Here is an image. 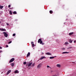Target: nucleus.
<instances>
[{
  "label": "nucleus",
  "instance_id": "nucleus-1",
  "mask_svg": "<svg viewBox=\"0 0 76 76\" xmlns=\"http://www.w3.org/2000/svg\"><path fill=\"white\" fill-rule=\"evenodd\" d=\"M38 43H39L40 44H41L42 43V40L41 39H39L38 40Z\"/></svg>",
  "mask_w": 76,
  "mask_h": 76
},
{
  "label": "nucleus",
  "instance_id": "nucleus-2",
  "mask_svg": "<svg viewBox=\"0 0 76 76\" xmlns=\"http://www.w3.org/2000/svg\"><path fill=\"white\" fill-rule=\"evenodd\" d=\"M3 34H4L5 37H8V34H7L6 32H3Z\"/></svg>",
  "mask_w": 76,
  "mask_h": 76
},
{
  "label": "nucleus",
  "instance_id": "nucleus-3",
  "mask_svg": "<svg viewBox=\"0 0 76 76\" xmlns=\"http://www.w3.org/2000/svg\"><path fill=\"white\" fill-rule=\"evenodd\" d=\"M14 60H15V58H12L11 59L10 61L9 62V63H12V62H13V61Z\"/></svg>",
  "mask_w": 76,
  "mask_h": 76
},
{
  "label": "nucleus",
  "instance_id": "nucleus-4",
  "mask_svg": "<svg viewBox=\"0 0 76 76\" xmlns=\"http://www.w3.org/2000/svg\"><path fill=\"white\" fill-rule=\"evenodd\" d=\"M41 66V64H39L37 66V69H39Z\"/></svg>",
  "mask_w": 76,
  "mask_h": 76
},
{
  "label": "nucleus",
  "instance_id": "nucleus-5",
  "mask_svg": "<svg viewBox=\"0 0 76 76\" xmlns=\"http://www.w3.org/2000/svg\"><path fill=\"white\" fill-rule=\"evenodd\" d=\"M0 30L1 31H6V29L4 28H0Z\"/></svg>",
  "mask_w": 76,
  "mask_h": 76
},
{
  "label": "nucleus",
  "instance_id": "nucleus-6",
  "mask_svg": "<svg viewBox=\"0 0 76 76\" xmlns=\"http://www.w3.org/2000/svg\"><path fill=\"white\" fill-rule=\"evenodd\" d=\"M69 53V52H64L62 53V54H68Z\"/></svg>",
  "mask_w": 76,
  "mask_h": 76
},
{
  "label": "nucleus",
  "instance_id": "nucleus-7",
  "mask_svg": "<svg viewBox=\"0 0 76 76\" xmlns=\"http://www.w3.org/2000/svg\"><path fill=\"white\" fill-rule=\"evenodd\" d=\"M71 48H73V47L72 46H70L67 48V50H69V49H71Z\"/></svg>",
  "mask_w": 76,
  "mask_h": 76
},
{
  "label": "nucleus",
  "instance_id": "nucleus-8",
  "mask_svg": "<svg viewBox=\"0 0 76 76\" xmlns=\"http://www.w3.org/2000/svg\"><path fill=\"white\" fill-rule=\"evenodd\" d=\"M30 54L31 53H30V52H28V54L27 55V57H29V56L30 55Z\"/></svg>",
  "mask_w": 76,
  "mask_h": 76
},
{
  "label": "nucleus",
  "instance_id": "nucleus-9",
  "mask_svg": "<svg viewBox=\"0 0 76 76\" xmlns=\"http://www.w3.org/2000/svg\"><path fill=\"white\" fill-rule=\"evenodd\" d=\"M11 66L12 67H13L14 66V65H15V63H12L10 64Z\"/></svg>",
  "mask_w": 76,
  "mask_h": 76
},
{
  "label": "nucleus",
  "instance_id": "nucleus-10",
  "mask_svg": "<svg viewBox=\"0 0 76 76\" xmlns=\"http://www.w3.org/2000/svg\"><path fill=\"white\" fill-rule=\"evenodd\" d=\"M11 72V70H9L7 72V75H9L10 73Z\"/></svg>",
  "mask_w": 76,
  "mask_h": 76
},
{
  "label": "nucleus",
  "instance_id": "nucleus-11",
  "mask_svg": "<svg viewBox=\"0 0 76 76\" xmlns=\"http://www.w3.org/2000/svg\"><path fill=\"white\" fill-rule=\"evenodd\" d=\"M32 62H31L29 64H28V66L29 67L30 66H31V65L32 64Z\"/></svg>",
  "mask_w": 76,
  "mask_h": 76
},
{
  "label": "nucleus",
  "instance_id": "nucleus-12",
  "mask_svg": "<svg viewBox=\"0 0 76 76\" xmlns=\"http://www.w3.org/2000/svg\"><path fill=\"white\" fill-rule=\"evenodd\" d=\"M46 54H47V55H51V54L50 53H47Z\"/></svg>",
  "mask_w": 76,
  "mask_h": 76
},
{
  "label": "nucleus",
  "instance_id": "nucleus-13",
  "mask_svg": "<svg viewBox=\"0 0 76 76\" xmlns=\"http://www.w3.org/2000/svg\"><path fill=\"white\" fill-rule=\"evenodd\" d=\"M49 12L50 14H52V13H53V11L52 10H50Z\"/></svg>",
  "mask_w": 76,
  "mask_h": 76
},
{
  "label": "nucleus",
  "instance_id": "nucleus-14",
  "mask_svg": "<svg viewBox=\"0 0 76 76\" xmlns=\"http://www.w3.org/2000/svg\"><path fill=\"white\" fill-rule=\"evenodd\" d=\"M74 34V33L72 32L69 33V35H72V34Z\"/></svg>",
  "mask_w": 76,
  "mask_h": 76
},
{
  "label": "nucleus",
  "instance_id": "nucleus-15",
  "mask_svg": "<svg viewBox=\"0 0 76 76\" xmlns=\"http://www.w3.org/2000/svg\"><path fill=\"white\" fill-rule=\"evenodd\" d=\"M45 58V57L44 56H42L41 58H40V60H42V59H43Z\"/></svg>",
  "mask_w": 76,
  "mask_h": 76
},
{
  "label": "nucleus",
  "instance_id": "nucleus-16",
  "mask_svg": "<svg viewBox=\"0 0 76 76\" xmlns=\"http://www.w3.org/2000/svg\"><path fill=\"white\" fill-rule=\"evenodd\" d=\"M69 42H70V43H72V42L73 41L72 40V39H70L69 40Z\"/></svg>",
  "mask_w": 76,
  "mask_h": 76
},
{
  "label": "nucleus",
  "instance_id": "nucleus-17",
  "mask_svg": "<svg viewBox=\"0 0 76 76\" xmlns=\"http://www.w3.org/2000/svg\"><path fill=\"white\" fill-rule=\"evenodd\" d=\"M10 15H12V11H11V10L10 11Z\"/></svg>",
  "mask_w": 76,
  "mask_h": 76
},
{
  "label": "nucleus",
  "instance_id": "nucleus-18",
  "mask_svg": "<svg viewBox=\"0 0 76 76\" xmlns=\"http://www.w3.org/2000/svg\"><path fill=\"white\" fill-rule=\"evenodd\" d=\"M54 57H56V56H55V57H50V59H52V58H54Z\"/></svg>",
  "mask_w": 76,
  "mask_h": 76
},
{
  "label": "nucleus",
  "instance_id": "nucleus-19",
  "mask_svg": "<svg viewBox=\"0 0 76 76\" xmlns=\"http://www.w3.org/2000/svg\"><path fill=\"white\" fill-rule=\"evenodd\" d=\"M57 67H60V65L59 64H58L57 65Z\"/></svg>",
  "mask_w": 76,
  "mask_h": 76
},
{
  "label": "nucleus",
  "instance_id": "nucleus-20",
  "mask_svg": "<svg viewBox=\"0 0 76 76\" xmlns=\"http://www.w3.org/2000/svg\"><path fill=\"white\" fill-rule=\"evenodd\" d=\"M15 73H18L19 72H18V70H16L15 71Z\"/></svg>",
  "mask_w": 76,
  "mask_h": 76
},
{
  "label": "nucleus",
  "instance_id": "nucleus-21",
  "mask_svg": "<svg viewBox=\"0 0 76 76\" xmlns=\"http://www.w3.org/2000/svg\"><path fill=\"white\" fill-rule=\"evenodd\" d=\"M3 7V6H0V9H2Z\"/></svg>",
  "mask_w": 76,
  "mask_h": 76
},
{
  "label": "nucleus",
  "instance_id": "nucleus-22",
  "mask_svg": "<svg viewBox=\"0 0 76 76\" xmlns=\"http://www.w3.org/2000/svg\"><path fill=\"white\" fill-rule=\"evenodd\" d=\"M68 44V42H66L65 43V45H67Z\"/></svg>",
  "mask_w": 76,
  "mask_h": 76
},
{
  "label": "nucleus",
  "instance_id": "nucleus-23",
  "mask_svg": "<svg viewBox=\"0 0 76 76\" xmlns=\"http://www.w3.org/2000/svg\"><path fill=\"white\" fill-rule=\"evenodd\" d=\"M13 14H16L17 13V12H16V11H14V12L13 13Z\"/></svg>",
  "mask_w": 76,
  "mask_h": 76
},
{
  "label": "nucleus",
  "instance_id": "nucleus-24",
  "mask_svg": "<svg viewBox=\"0 0 76 76\" xmlns=\"http://www.w3.org/2000/svg\"><path fill=\"white\" fill-rule=\"evenodd\" d=\"M23 64H24V65H25V64H26V62H24Z\"/></svg>",
  "mask_w": 76,
  "mask_h": 76
},
{
  "label": "nucleus",
  "instance_id": "nucleus-25",
  "mask_svg": "<svg viewBox=\"0 0 76 76\" xmlns=\"http://www.w3.org/2000/svg\"><path fill=\"white\" fill-rule=\"evenodd\" d=\"M29 62H27L26 63V65H27V66H28V64H29Z\"/></svg>",
  "mask_w": 76,
  "mask_h": 76
},
{
  "label": "nucleus",
  "instance_id": "nucleus-26",
  "mask_svg": "<svg viewBox=\"0 0 76 76\" xmlns=\"http://www.w3.org/2000/svg\"><path fill=\"white\" fill-rule=\"evenodd\" d=\"M15 35H16V34H13L12 35L13 37H15Z\"/></svg>",
  "mask_w": 76,
  "mask_h": 76
},
{
  "label": "nucleus",
  "instance_id": "nucleus-27",
  "mask_svg": "<svg viewBox=\"0 0 76 76\" xmlns=\"http://www.w3.org/2000/svg\"><path fill=\"white\" fill-rule=\"evenodd\" d=\"M32 45L33 47H34V44H32Z\"/></svg>",
  "mask_w": 76,
  "mask_h": 76
},
{
  "label": "nucleus",
  "instance_id": "nucleus-28",
  "mask_svg": "<svg viewBox=\"0 0 76 76\" xmlns=\"http://www.w3.org/2000/svg\"><path fill=\"white\" fill-rule=\"evenodd\" d=\"M12 41H10L9 42H8V44H10V43H11Z\"/></svg>",
  "mask_w": 76,
  "mask_h": 76
},
{
  "label": "nucleus",
  "instance_id": "nucleus-29",
  "mask_svg": "<svg viewBox=\"0 0 76 76\" xmlns=\"http://www.w3.org/2000/svg\"><path fill=\"white\" fill-rule=\"evenodd\" d=\"M35 65V64H32V66H34Z\"/></svg>",
  "mask_w": 76,
  "mask_h": 76
},
{
  "label": "nucleus",
  "instance_id": "nucleus-30",
  "mask_svg": "<svg viewBox=\"0 0 76 76\" xmlns=\"http://www.w3.org/2000/svg\"><path fill=\"white\" fill-rule=\"evenodd\" d=\"M31 44H32H32H34V42H31Z\"/></svg>",
  "mask_w": 76,
  "mask_h": 76
},
{
  "label": "nucleus",
  "instance_id": "nucleus-31",
  "mask_svg": "<svg viewBox=\"0 0 76 76\" xmlns=\"http://www.w3.org/2000/svg\"><path fill=\"white\" fill-rule=\"evenodd\" d=\"M42 45H44V44H45L44 43H42Z\"/></svg>",
  "mask_w": 76,
  "mask_h": 76
},
{
  "label": "nucleus",
  "instance_id": "nucleus-32",
  "mask_svg": "<svg viewBox=\"0 0 76 76\" xmlns=\"http://www.w3.org/2000/svg\"><path fill=\"white\" fill-rule=\"evenodd\" d=\"M47 67H48H48H50V66H48H48H47Z\"/></svg>",
  "mask_w": 76,
  "mask_h": 76
},
{
  "label": "nucleus",
  "instance_id": "nucleus-33",
  "mask_svg": "<svg viewBox=\"0 0 76 76\" xmlns=\"http://www.w3.org/2000/svg\"><path fill=\"white\" fill-rule=\"evenodd\" d=\"M53 76H57V75L56 74L55 75H53Z\"/></svg>",
  "mask_w": 76,
  "mask_h": 76
},
{
  "label": "nucleus",
  "instance_id": "nucleus-34",
  "mask_svg": "<svg viewBox=\"0 0 76 76\" xmlns=\"http://www.w3.org/2000/svg\"><path fill=\"white\" fill-rule=\"evenodd\" d=\"M7 26H8V25H9V24L7 23Z\"/></svg>",
  "mask_w": 76,
  "mask_h": 76
},
{
  "label": "nucleus",
  "instance_id": "nucleus-35",
  "mask_svg": "<svg viewBox=\"0 0 76 76\" xmlns=\"http://www.w3.org/2000/svg\"><path fill=\"white\" fill-rule=\"evenodd\" d=\"M8 7H10V5H9L8 6Z\"/></svg>",
  "mask_w": 76,
  "mask_h": 76
},
{
  "label": "nucleus",
  "instance_id": "nucleus-36",
  "mask_svg": "<svg viewBox=\"0 0 76 76\" xmlns=\"http://www.w3.org/2000/svg\"><path fill=\"white\" fill-rule=\"evenodd\" d=\"M74 43H75V42H76V40L74 41Z\"/></svg>",
  "mask_w": 76,
  "mask_h": 76
},
{
  "label": "nucleus",
  "instance_id": "nucleus-37",
  "mask_svg": "<svg viewBox=\"0 0 76 76\" xmlns=\"http://www.w3.org/2000/svg\"><path fill=\"white\" fill-rule=\"evenodd\" d=\"M0 49H2V48L1 47H0Z\"/></svg>",
  "mask_w": 76,
  "mask_h": 76
},
{
  "label": "nucleus",
  "instance_id": "nucleus-38",
  "mask_svg": "<svg viewBox=\"0 0 76 76\" xmlns=\"http://www.w3.org/2000/svg\"><path fill=\"white\" fill-rule=\"evenodd\" d=\"M63 50H65V48H63Z\"/></svg>",
  "mask_w": 76,
  "mask_h": 76
},
{
  "label": "nucleus",
  "instance_id": "nucleus-39",
  "mask_svg": "<svg viewBox=\"0 0 76 76\" xmlns=\"http://www.w3.org/2000/svg\"><path fill=\"white\" fill-rule=\"evenodd\" d=\"M6 47H8V45H6Z\"/></svg>",
  "mask_w": 76,
  "mask_h": 76
},
{
  "label": "nucleus",
  "instance_id": "nucleus-40",
  "mask_svg": "<svg viewBox=\"0 0 76 76\" xmlns=\"http://www.w3.org/2000/svg\"><path fill=\"white\" fill-rule=\"evenodd\" d=\"M2 52V51L1 50H0V53H1Z\"/></svg>",
  "mask_w": 76,
  "mask_h": 76
},
{
  "label": "nucleus",
  "instance_id": "nucleus-41",
  "mask_svg": "<svg viewBox=\"0 0 76 76\" xmlns=\"http://www.w3.org/2000/svg\"><path fill=\"white\" fill-rule=\"evenodd\" d=\"M42 53V54H44V53Z\"/></svg>",
  "mask_w": 76,
  "mask_h": 76
},
{
  "label": "nucleus",
  "instance_id": "nucleus-42",
  "mask_svg": "<svg viewBox=\"0 0 76 76\" xmlns=\"http://www.w3.org/2000/svg\"><path fill=\"white\" fill-rule=\"evenodd\" d=\"M1 23V21H0V23Z\"/></svg>",
  "mask_w": 76,
  "mask_h": 76
},
{
  "label": "nucleus",
  "instance_id": "nucleus-43",
  "mask_svg": "<svg viewBox=\"0 0 76 76\" xmlns=\"http://www.w3.org/2000/svg\"><path fill=\"white\" fill-rule=\"evenodd\" d=\"M12 9H13V8H12Z\"/></svg>",
  "mask_w": 76,
  "mask_h": 76
}]
</instances>
